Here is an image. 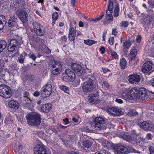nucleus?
I'll return each mask as SVG.
<instances>
[{
    "label": "nucleus",
    "instance_id": "nucleus-1",
    "mask_svg": "<svg viewBox=\"0 0 154 154\" xmlns=\"http://www.w3.org/2000/svg\"><path fill=\"white\" fill-rule=\"evenodd\" d=\"M26 118L28 124L31 126H37L41 123V116L37 112H32L28 114Z\"/></svg>",
    "mask_w": 154,
    "mask_h": 154
},
{
    "label": "nucleus",
    "instance_id": "nucleus-2",
    "mask_svg": "<svg viewBox=\"0 0 154 154\" xmlns=\"http://www.w3.org/2000/svg\"><path fill=\"white\" fill-rule=\"evenodd\" d=\"M49 64L51 69V72L54 75H57L60 73L62 71V67L60 63L54 60H50Z\"/></svg>",
    "mask_w": 154,
    "mask_h": 154
},
{
    "label": "nucleus",
    "instance_id": "nucleus-3",
    "mask_svg": "<svg viewBox=\"0 0 154 154\" xmlns=\"http://www.w3.org/2000/svg\"><path fill=\"white\" fill-rule=\"evenodd\" d=\"M105 125V120L104 118L101 117H97L94 119L91 123V127L96 130H100L104 129Z\"/></svg>",
    "mask_w": 154,
    "mask_h": 154
},
{
    "label": "nucleus",
    "instance_id": "nucleus-4",
    "mask_svg": "<svg viewBox=\"0 0 154 154\" xmlns=\"http://www.w3.org/2000/svg\"><path fill=\"white\" fill-rule=\"evenodd\" d=\"M21 44V42L15 39H9L8 41V50L9 51L13 53L18 51V48Z\"/></svg>",
    "mask_w": 154,
    "mask_h": 154
},
{
    "label": "nucleus",
    "instance_id": "nucleus-5",
    "mask_svg": "<svg viewBox=\"0 0 154 154\" xmlns=\"http://www.w3.org/2000/svg\"><path fill=\"white\" fill-rule=\"evenodd\" d=\"M0 95L5 98L10 97L11 92L10 87L4 84L0 85Z\"/></svg>",
    "mask_w": 154,
    "mask_h": 154
},
{
    "label": "nucleus",
    "instance_id": "nucleus-6",
    "mask_svg": "<svg viewBox=\"0 0 154 154\" xmlns=\"http://www.w3.org/2000/svg\"><path fill=\"white\" fill-rule=\"evenodd\" d=\"M75 77V74L70 69H66L62 75L63 80L66 82H73Z\"/></svg>",
    "mask_w": 154,
    "mask_h": 154
},
{
    "label": "nucleus",
    "instance_id": "nucleus-7",
    "mask_svg": "<svg viewBox=\"0 0 154 154\" xmlns=\"http://www.w3.org/2000/svg\"><path fill=\"white\" fill-rule=\"evenodd\" d=\"M33 29L35 33L38 36H43L45 34L44 28L36 21L32 23Z\"/></svg>",
    "mask_w": 154,
    "mask_h": 154
},
{
    "label": "nucleus",
    "instance_id": "nucleus-8",
    "mask_svg": "<svg viewBox=\"0 0 154 154\" xmlns=\"http://www.w3.org/2000/svg\"><path fill=\"white\" fill-rule=\"evenodd\" d=\"M52 87L50 84H48L45 85L41 89V93L43 98L49 97L52 91Z\"/></svg>",
    "mask_w": 154,
    "mask_h": 154
},
{
    "label": "nucleus",
    "instance_id": "nucleus-9",
    "mask_svg": "<svg viewBox=\"0 0 154 154\" xmlns=\"http://www.w3.org/2000/svg\"><path fill=\"white\" fill-rule=\"evenodd\" d=\"M93 83V81L91 79L85 82L82 86L83 91L86 92L92 91L94 89Z\"/></svg>",
    "mask_w": 154,
    "mask_h": 154
},
{
    "label": "nucleus",
    "instance_id": "nucleus-10",
    "mask_svg": "<svg viewBox=\"0 0 154 154\" xmlns=\"http://www.w3.org/2000/svg\"><path fill=\"white\" fill-rule=\"evenodd\" d=\"M141 77L139 74H134L129 76L128 80L130 83L136 84L140 82Z\"/></svg>",
    "mask_w": 154,
    "mask_h": 154
},
{
    "label": "nucleus",
    "instance_id": "nucleus-11",
    "mask_svg": "<svg viewBox=\"0 0 154 154\" xmlns=\"http://www.w3.org/2000/svg\"><path fill=\"white\" fill-rule=\"evenodd\" d=\"M72 69L77 75L80 76L82 75L83 71L81 66L80 64L72 63L71 64Z\"/></svg>",
    "mask_w": 154,
    "mask_h": 154
},
{
    "label": "nucleus",
    "instance_id": "nucleus-12",
    "mask_svg": "<svg viewBox=\"0 0 154 154\" xmlns=\"http://www.w3.org/2000/svg\"><path fill=\"white\" fill-rule=\"evenodd\" d=\"M16 13L23 23L27 20L28 15L27 13L23 10H18L16 12Z\"/></svg>",
    "mask_w": 154,
    "mask_h": 154
},
{
    "label": "nucleus",
    "instance_id": "nucleus-13",
    "mask_svg": "<svg viewBox=\"0 0 154 154\" xmlns=\"http://www.w3.org/2000/svg\"><path fill=\"white\" fill-rule=\"evenodd\" d=\"M115 152L116 154H128L129 152L127 147L119 145L116 147Z\"/></svg>",
    "mask_w": 154,
    "mask_h": 154
},
{
    "label": "nucleus",
    "instance_id": "nucleus-14",
    "mask_svg": "<svg viewBox=\"0 0 154 154\" xmlns=\"http://www.w3.org/2000/svg\"><path fill=\"white\" fill-rule=\"evenodd\" d=\"M153 21L154 22V16L147 15L142 19V23L145 27L149 26Z\"/></svg>",
    "mask_w": 154,
    "mask_h": 154
},
{
    "label": "nucleus",
    "instance_id": "nucleus-15",
    "mask_svg": "<svg viewBox=\"0 0 154 154\" xmlns=\"http://www.w3.org/2000/svg\"><path fill=\"white\" fill-rule=\"evenodd\" d=\"M147 89L141 87L140 88V92L138 96V99L143 100H147L148 98Z\"/></svg>",
    "mask_w": 154,
    "mask_h": 154
},
{
    "label": "nucleus",
    "instance_id": "nucleus-16",
    "mask_svg": "<svg viewBox=\"0 0 154 154\" xmlns=\"http://www.w3.org/2000/svg\"><path fill=\"white\" fill-rule=\"evenodd\" d=\"M152 63L150 61H148L142 66V71L143 73H147L150 71L152 69Z\"/></svg>",
    "mask_w": 154,
    "mask_h": 154
},
{
    "label": "nucleus",
    "instance_id": "nucleus-17",
    "mask_svg": "<svg viewBox=\"0 0 154 154\" xmlns=\"http://www.w3.org/2000/svg\"><path fill=\"white\" fill-rule=\"evenodd\" d=\"M17 19L14 14H13L11 16L8 22V25L9 27H13L17 23Z\"/></svg>",
    "mask_w": 154,
    "mask_h": 154
},
{
    "label": "nucleus",
    "instance_id": "nucleus-18",
    "mask_svg": "<svg viewBox=\"0 0 154 154\" xmlns=\"http://www.w3.org/2000/svg\"><path fill=\"white\" fill-rule=\"evenodd\" d=\"M35 154H48L46 149L42 146H38L34 149Z\"/></svg>",
    "mask_w": 154,
    "mask_h": 154
},
{
    "label": "nucleus",
    "instance_id": "nucleus-19",
    "mask_svg": "<svg viewBox=\"0 0 154 154\" xmlns=\"http://www.w3.org/2000/svg\"><path fill=\"white\" fill-rule=\"evenodd\" d=\"M130 92L131 98H138L140 92V88H134L130 89Z\"/></svg>",
    "mask_w": 154,
    "mask_h": 154
},
{
    "label": "nucleus",
    "instance_id": "nucleus-20",
    "mask_svg": "<svg viewBox=\"0 0 154 154\" xmlns=\"http://www.w3.org/2000/svg\"><path fill=\"white\" fill-rule=\"evenodd\" d=\"M151 122L148 121H146L141 123L140 124V127L144 130L148 131L150 128Z\"/></svg>",
    "mask_w": 154,
    "mask_h": 154
},
{
    "label": "nucleus",
    "instance_id": "nucleus-21",
    "mask_svg": "<svg viewBox=\"0 0 154 154\" xmlns=\"http://www.w3.org/2000/svg\"><path fill=\"white\" fill-rule=\"evenodd\" d=\"M122 98L125 99H131L130 92V89H125L124 90L122 94Z\"/></svg>",
    "mask_w": 154,
    "mask_h": 154
},
{
    "label": "nucleus",
    "instance_id": "nucleus-22",
    "mask_svg": "<svg viewBox=\"0 0 154 154\" xmlns=\"http://www.w3.org/2000/svg\"><path fill=\"white\" fill-rule=\"evenodd\" d=\"M119 111L120 109L116 107L109 108L107 110L108 113L115 115H118L117 113H119Z\"/></svg>",
    "mask_w": 154,
    "mask_h": 154
},
{
    "label": "nucleus",
    "instance_id": "nucleus-23",
    "mask_svg": "<svg viewBox=\"0 0 154 154\" xmlns=\"http://www.w3.org/2000/svg\"><path fill=\"white\" fill-rule=\"evenodd\" d=\"M7 20L5 16L0 15V30L3 29L7 23Z\"/></svg>",
    "mask_w": 154,
    "mask_h": 154
},
{
    "label": "nucleus",
    "instance_id": "nucleus-24",
    "mask_svg": "<svg viewBox=\"0 0 154 154\" xmlns=\"http://www.w3.org/2000/svg\"><path fill=\"white\" fill-rule=\"evenodd\" d=\"M9 106L15 109H17L19 107L18 103L14 100H11L8 102Z\"/></svg>",
    "mask_w": 154,
    "mask_h": 154
},
{
    "label": "nucleus",
    "instance_id": "nucleus-25",
    "mask_svg": "<svg viewBox=\"0 0 154 154\" xmlns=\"http://www.w3.org/2000/svg\"><path fill=\"white\" fill-rule=\"evenodd\" d=\"M137 52L136 49H131L130 53L129 55V59L130 61L133 60L136 57Z\"/></svg>",
    "mask_w": 154,
    "mask_h": 154
},
{
    "label": "nucleus",
    "instance_id": "nucleus-26",
    "mask_svg": "<svg viewBox=\"0 0 154 154\" xmlns=\"http://www.w3.org/2000/svg\"><path fill=\"white\" fill-rule=\"evenodd\" d=\"M51 107L48 104H44L41 107V110L43 112H48L51 109Z\"/></svg>",
    "mask_w": 154,
    "mask_h": 154
},
{
    "label": "nucleus",
    "instance_id": "nucleus-27",
    "mask_svg": "<svg viewBox=\"0 0 154 154\" xmlns=\"http://www.w3.org/2000/svg\"><path fill=\"white\" fill-rule=\"evenodd\" d=\"M24 96L25 97V100L26 101H27L26 103V106H28V105H30V104L31 102V100L29 98H28L27 97L29 96V93L27 92H24Z\"/></svg>",
    "mask_w": 154,
    "mask_h": 154
},
{
    "label": "nucleus",
    "instance_id": "nucleus-28",
    "mask_svg": "<svg viewBox=\"0 0 154 154\" xmlns=\"http://www.w3.org/2000/svg\"><path fill=\"white\" fill-rule=\"evenodd\" d=\"M83 147L85 149V148L88 149L91 146V143L88 140H85L83 143Z\"/></svg>",
    "mask_w": 154,
    "mask_h": 154
},
{
    "label": "nucleus",
    "instance_id": "nucleus-29",
    "mask_svg": "<svg viewBox=\"0 0 154 154\" xmlns=\"http://www.w3.org/2000/svg\"><path fill=\"white\" fill-rule=\"evenodd\" d=\"M127 62L124 58L121 59L120 62V65L122 69H124L126 66Z\"/></svg>",
    "mask_w": 154,
    "mask_h": 154
},
{
    "label": "nucleus",
    "instance_id": "nucleus-30",
    "mask_svg": "<svg viewBox=\"0 0 154 154\" xmlns=\"http://www.w3.org/2000/svg\"><path fill=\"white\" fill-rule=\"evenodd\" d=\"M123 139L128 141L130 142L132 140V137L128 133L125 134L122 136Z\"/></svg>",
    "mask_w": 154,
    "mask_h": 154
},
{
    "label": "nucleus",
    "instance_id": "nucleus-31",
    "mask_svg": "<svg viewBox=\"0 0 154 154\" xmlns=\"http://www.w3.org/2000/svg\"><path fill=\"white\" fill-rule=\"evenodd\" d=\"M112 10L107 9L106 12V17H109V20L113 19V17L112 14L113 12Z\"/></svg>",
    "mask_w": 154,
    "mask_h": 154
},
{
    "label": "nucleus",
    "instance_id": "nucleus-32",
    "mask_svg": "<svg viewBox=\"0 0 154 154\" xmlns=\"http://www.w3.org/2000/svg\"><path fill=\"white\" fill-rule=\"evenodd\" d=\"M84 43L88 45L91 46L93 44L97 43L96 42L90 39L85 40L84 41Z\"/></svg>",
    "mask_w": 154,
    "mask_h": 154
},
{
    "label": "nucleus",
    "instance_id": "nucleus-33",
    "mask_svg": "<svg viewBox=\"0 0 154 154\" xmlns=\"http://www.w3.org/2000/svg\"><path fill=\"white\" fill-rule=\"evenodd\" d=\"M7 44L4 40L0 41V47L3 51L6 47Z\"/></svg>",
    "mask_w": 154,
    "mask_h": 154
},
{
    "label": "nucleus",
    "instance_id": "nucleus-34",
    "mask_svg": "<svg viewBox=\"0 0 154 154\" xmlns=\"http://www.w3.org/2000/svg\"><path fill=\"white\" fill-rule=\"evenodd\" d=\"M119 13V5H116L115 7L114 12V16L115 17H117L118 16Z\"/></svg>",
    "mask_w": 154,
    "mask_h": 154
},
{
    "label": "nucleus",
    "instance_id": "nucleus-35",
    "mask_svg": "<svg viewBox=\"0 0 154 154\" xmlns=\"http://www.w3.org/2000/svg\"><path fill=\"white\" fill-rule=\"evenodd\" d=\"M70 28L69 29V34H75L76 35V30L75 28H74L72 26V24L70 25Z\"/></svg>",
    "mask_w": 154,
    "mask_h": 154
},
{
    "label": "nucleus",
    "instance_id": "nucleus-36",
    "mask_svg": "<svg viewBox=\"0 0 154 154\" xmlns=\"http://www.w3.org/2000/svg\"><path fill=\"white\" fill-rule=\"evenodd\" d=\"M131 43L130 41L129 40H126L123 43V46L125 48L128 49L131 46Z\"/></svg>",
    "mask_w": 154,
    "mask_h": 154
},
{
    "label": "nucleus",
    "instance_id": "nucleus-37",
    "mask_svg": "<svg viewBox=\"0 0 154 154\" xmlns=\"http://www.w3.org/2000/svg\"><path fill=\"white\" fill-rule=\"evenodd\" d=\"M109 19V17L106 16V19H105L104 20H103V23L104 24H109L113 20V19H110V20Z\"/></svg>",
    "mask_w": 154,
    "mask_h": 154
},
{
    "label": "nucleus",
    "instance_id": "nucleus-38",
    "mask_svg": "<svg viewBox=\"0 0 154 154\" xmlns=\"http://www.w3.org/2000/svg\"><path fill=\"white\" fill-rule=\"evenodd\" d=\"M73 82H72V85L73 86L76 87L78 85H79L80 83V79H76L75 80H74L73 81Z\"/></svg>",
    "mask_w": 154,
    "mask_h": 154
},
{
    "label": "nucleus",
    "instance_id": "nucleus-39",
    "mask_svg": "<svg viewBox=\"0 0 154 154\" xmlns=\"http://www.w3.org/2000/svg\"><path fill=\"white\" fill-rule=\"evenodd\" d=\"M18 58V61L20 63L22 64L24 63L25 58L23 55L21 54Z\"/></svg>",
    "mask_w": 154,
    "mask_h": 154
},
{
    "label": "nucleus",
    "instance_id": "nucleus-40",
    "mask_svg": "<svg viewBox=\"0 0 154 154\" xmlns=\"http://www.w3.org/2000/svg\"><path fill=\"white\" fill-rule=\"evenodd\" d=\"M110 54L115 59H118L119 58V57L116 52L113 51H111Z\"/></svg>",
    "mask_w": 154,
    "mask_h": 154
},
{
    "label": "nucleus",
    "instance_id": "nucleus-41",
    "mask_svg": "<svg viewBox=\"0 0 154 154\" xmlns=\"http://www.w3.org/2000/svg\"><path fill=\"white\" fill-rule=\"evenodd\" d=\"M75 34H69L68 38L69 40L70 41H74L75 38Z\"/></svg>",
    "mask_w": 154,
    "mask_h": 154
},
{
    "label": "nucleus",
    "instance_id": "nucleus-42",
    "mask_svg": "<svg viewBox=\"0 0 154 154\" xmlns=\"http://www.w3.org/2000/svg\"><path fill=\"white\" fill-rule=\"evenodd\" d=\"M128 114L131 116L137 115L138 113L135 110H130L128 112Z\"/></svg>",
    "mask_w": 154,
    "mask_h": 154
},
{
    "label": "nucleus",
    "instance_id": "nucleus-43",
    "mask_svg": "<svg viewBox=\"0 0 154 154\" xmlns=\"http://www.w3.org/2000/svg\"><path fill=\"white\" fill-rule=\"evenodd\" d=\"M23 147L22 145H19L17 147L14 149V151L15 152H21V150L22 149Z\"/></svg>",
    "mask_w": 154,
    "mask_h": 154
},
{
    "label": "nucleus",
    "instance_id": "nucleus-44",
    "mask_svg": "<svg viewBox=\"0 0 154 154\" xmlns=\"http://www.w3.org/2000/svg\"><path fill=\"white\" fill-rule=\"evenodd\" d=\"M60 89L62 90L64 92L67 93L68 91H69L68 87L64 85L60 86Z\"/></svg>",
    "mask_w": 154,
    "mask_h": 154
},
{
    "label": "nucleus",
    "instance_id": "nucleus-45",
    "mask_svg": "<svg viewBox=\"0 0 154 154\" xmlns=\"http://www.w3.org/2000/svg\"><path fill=\"white\" fill-rule=\"evenodd\" d=\"M58 17V14L57 12H55L53 13L52 14V18L53 20H57Z\"/></svg>",
    "mask_w": 154,
    "mask_h": 154
},
{
    "label": "nucleus",
    "instance_id": "nucleus-46",
    "mask_svg": "<svg viewBox=\"0 0 154 154\" xmlns=\"http://www.w3.org/2000/svg\"><path fill=\"white\" fill-rule=\"evenodd\" d=\"M104 15V14H102L99 17H97V18L95 19H92L91 21H94L95 22H97L98 21V20H100L102 17Z\"/></svg>",
    "mask_w": 154,
    "mask_h": 154
},
{
    "label": "nucleus",
    "instance_id": "nucleus-47",
    "mask_svg": "<svg viewBox=\"0 0 154 154\" xmlns=\"http://www.w3.org/2000/svg\"><path fill=\"white\" fill-rule=\"evenodd\" d=\"M13 122L12 120H11L10 118H6L5 119V123L6 125H8L9 124L12 123Z\"/></svg>",
    "mask_w": 154,
    "mask_h": 154
},
{
    "label": "nucleus",
    "instance_id": "nucleus-48",
    "mask_svg": "<svg viewBox=\"0 0 154 154\" xmlns=\"http://www.w3.org/2000/svg\"><path fill=\"white\" fill-rule=\"evenodd\" d=\"M29 58H31L33 61H35L36 59V57L35 54L33 53H29L28 54Z\"/></svg>",
    "mask_w": 154,
    "mask_h": 154
},
{
    "label": "nucleus",
    "instance_id": "nucleus-49",
    "mask_svg": "<svg viewBox=\"0 0 154 154\" xmlns=\"http://www.w3.org/2000/svg\"><path fill=\"white\" fill-rule=\"evenodd\" d=\"M102 86L106 88H109L110 86L109 83L105 81L103 82Z\"/></svg>",
    "mask_w": 154,
    "mask_h": 154
},
{
    "label": "nucleus",
    "instance_id": "nucleus-50",
    "mask_svg": "<svg viewBox=\"0 0 154 154\" xmlns=\"http://www.w3.org/2000/svg\"><path fill=\"white\" fill-rule=\"evenodd\" d=\"M150 154H154V146H150L149 147Z\"/></svg>",
    "mask_w": 154,
    "mask_h": 154
},
{
    "label": "nucleus",
    "instance_id": "nucleus-51",
    "mask_svg": "<svg viewBox=\"0 0 154 154\" xmlns=\"http://www.w3.org/2000/svg\"><path fill=\"white\" fill-rule=\"evenodd\" d=\"M107 7L108 9L113 10V3L112 2L109 1V5H108Z\"/></svg>",
    "mask_w": 154,
    "mask_h": 154
},
{
    "label": "nucleus",
    "instance_id": "nucleus-52",
    "mask_svg": "<svg viewBox=\"0 0 154 154\" xmlns=\"http://www.w3.org/2000/svg\"><path fill=\"white\" fill-rule=\"evenodd\" d=\"M129 25L128 22L127 21H123L122 23V26L124 27H127Z\"/></svg>",
    "mask_w": 154,
    "mask_h": 154
},
{
    "label": "nucleus",
    "instance_id": "nucleus-53",
    "mask_svg": "<svg viewBox=\"0 0 154 154\" xmlns=\"http://www.w3.org/2000/svg\"><path fill=\"white\" fill-rule=\"evenodd\" d=\"M103 146L107 147L108 148L110 147L111 146V143L107 141H105V143H103Z\"/></svg>",
    "mask_w": 154,
    "mask_h": 154
},
{
    "label": "nucleus",
    "instance_id": "nucleus-54",
    "mask_svg": "<svg viewBox=\"0 0 154 154\" xmlns=\"http://www.w3.org/2000/svg\"><path fill=\"white\" fill-rule=\"evenodd\" d=\"M113 41L114 37H110L109 40V43L111 45H113Z\"/></svg>",
    "mask_w": 154,
    "mask_h": 154
},
{
    "label": "nucleus",
    "instance_id": "nucleus-55",
    "mask_svg": "<svg viewBox=\"0 0 154 154\" xmlns=\"http://www.w3.org/2000/svg\"><path fill=\"white\" fill-rule=\"evenodd\" d=\"M37 41L39 42L42 45L44 44V41L43 39L40 38H37Z\"/></svg>",
    "mask_w": 154,
    "mask_h": 154
},
{
    "label": "nucleus",
    "instance_id": "nucleus-56",
    "mask_svg": "<svg viewBox=\"0 0 154 154\" xmlns=\"http://www.w3.org/2000/svg\"><path fill=\"white\" fill-rule=\"evenodd\" d=\"M63 122L64 123L65 125H67L69 123V119L68 118H65L63 119Z\"/></svg>",
    "mask_w": 154,
    "mask_h": 154
},
{
    "label": "nucleus",
    "instance_id": "nucleus-57",
    "mask_svg": "<svg viewBox=\"0 0 154 154\" xmlns=\"http://www.w3.org/2000/svg\"><path fill=\"white\" fill-rule=\"evenodd\" d=\"M153 137L152 135L150 133H148L146 134V137L148 139H151Z\"/></svg>",
    "mask_w": 154,
    "mask_h": 154
},
{
    "label": "nucleus",
    "instance_id": "nucleus-58",
    "mask_svg": "<svg viewBox=\"0 0 154 154\" xmlns=\"http://www.w3.org/2000/svg\"><path fill=\"white\" fill-rule=\"evenodd\" d=\"M100 51L101 52V53L103 54L105 51V49L104 47H101L100 49Z\"/></svg>",
    "mask_w": 154,
    "mask_h": 154
},
{
    "label": "nucleus",
    "instance_id": "nucleus-59",
    "mask_svg": "<svg viewBox=\"0 0 154 154\" xmlns=\"http://www.w3.org/2000/svg\"><path fill=\"white\" fill-rule=\"evenodd\" d=\"M102 69L103 70V72L104 73H105L108 72L110 71L109 69L105 68H102Z\"/></svg>",
    "mask_w": 154,
    "mask_h": 154
},
{
    "label": "nucleus",
    "instance_id": "nucleus-60",
    "mask_svg": "<svg viewBox=\"0 0 154 154\" xmlns=\"http://www.w3.org/2000/svg\"><path fill=\"white\" fill-rule=\"evenodd\" d=\"M40 94L39 92L36 91L34 92L33 94V95L35 97L38 96Z\"/></svg>",
    "mask_w": 154,
    "mask_h": 154
},
{
    "label": "nucleus",
    "instance_id": "nucleus-61",
    "mask_svg": "<svg viewBox=\"0 0 154 154\" xmlns=\"http://www.w3.org/2000/svg\"><path fill=\"white\" fill-rule=\"evenodd\" d=\"M141 36L140 35H138L137 36V38H136V41L138 42H140L141 41Z\"/></svg>",
    "mask_w": 154,
    "mask_h": 154
},
{
    "label": "nucleus",
    "instance_id": "nucleus-62",
    "mask_svg": "<svg viewBox=\"0 0 154 154\" xmlns=\"http://www.w3.org/2000/svg\"><path fill=\"white\" fill-rule=\"evenodd\" d=\"M115 101L119 103H123V101L121 99H116Z\"/></svg>",
    "mask_w": 154,
    "mask_h": 154
},
{
    "label": "nucleus",
    "instance_id": "nucleus-63",
    "mask_svg": "<svg viewBox=\"0 0 154 154\" xmlns=\"http://www.w3.org/2000/svg\"><path fill=\"white\" fill-rule=\"evenodd\" d=\"M67 154H79L74 151H69L67 152Z\"/></svg>",
    "mask_w": 154,
    "mask_h": 154
},
{
    "label": "nucleus",
    "instance_id": "nucleus-64",
    "mask_svg": "<svg viewBox=\"0 0 154 154\" xmlns=\"http://www.w3.org/2000/svg\"><path fill=\"white\" fill-rule=\"evenodd\" d=\"M100 152L101 154H108L107 152L104 150H101Z\"/></svg>",
    "mask_w": 154,
    "mask_h": 154
}]
</instances>
